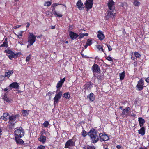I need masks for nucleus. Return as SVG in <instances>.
<instances>
[{
    "label": "nucleus",
    "mask_w": 149,
    "mask_h": 149,
    "mask_svg": "<svg viewBox=\"0 0 149 149\" xmlns=\"http://www.w3.org/2000/svg\"><path fill=\"white\" fill-rule=\"evenodd\" d=\"M38 140L43 144H45L46 141V137L43 135V133H42L40 137L38 138Z\"/></svg>",
    "instance_id": "16"
},
{
    "label": "nucleus",
    "mask_w": 149,
    "mask_h": 149,
    "mask_svg": "<svg viewBox=\"0 0 149 149\" xmlns=\"http://www.w3.org/2000/svg\"><path fill=\"white\" fill-rule=\"evenodd\" d=\"M52 4V2L51 1H47L45 2L44 4V6H49Z\"/></svg>",
    "instance_id": "37"
},
{
    "label": "nucleus",
    "mask_w": 149,
    "mask_h": 149,
    "mask_svg": "<svg viewBox=\"0 0 149 149\" xmlns=\"http://www.w3.org/2000/svg\"><path fill=\"white\" fill-rule=\"evenodd\" d=\"M87 134V132L84 130H83L82 132V135L83 137H85Z\"/></svg>",
    "instance_id": "36"
},
{
    "label": "nucleus",
    "mask_w": 149,
    "mask_h": 149,
    "mask_svg": "<svg viewBox=\"0 0 149 149\" xmlns=\"http://www.w3.org/2000/svg\"><path fill=\"white\" fill-rule=\"evenodd\" d=\"M8 119V118L6 117L3 115L0 118L1 120H4L5 121H6Z\"/></svg>",
    "instance_id": "40"
},
{
    "label": "nucleus",
    "mask_w": 149,
    "mask_h": 149,
    "mask_svg": "<svg viewBox=\"0 0 149 149\" xmlns=\"http://www.w3.org/2000/svg\"><path fill=\"white\" fill-rule=\"evenodd\" d=\"M49 125V122L47 121H45L43 124V125L44 127H47Z\"/></svg>",
    "instance_id": "41"
},
{
    "label": "nucleus",
    "mask_w": 149,
    "mask_h": 149,
    "mask_svg": "<svg viewBox=\"0 0 149 149\" xmlns=\"http://www.w3.org/2000/svg\"><path fill=\"white\" fill-rule=\"evenodd\" d=\"M83 34H84V36H87L88 35V33H83Z\"/></svg>",
    "instance_id": "62"
},
{
    "label": "nucleus",
    "mask_w": 149,
    "mask_h": 149,
    "mask_svg": "<svg viewBox=\"0 0 149 149\" xmlns=\"http://www.w3.org/2000/svg\"><path fill=\"white\" fill-rule=\"evenodd\" d=\"M139 149H148V148L146 147H141L139 148Z\"/></svg>",
    "instance_id": "56"
},
{
    "label": "nucleus",
    "mask_w": 149,
    "mask_h": 149,
    "mask_svg": "<svg viewBox=\"0 0 149 149\" xmlns=\"http://www.w3.org/2000/svg\"><path fill=\"white\" fill-rule=\"evenodd\" d=\"M97 131L94 128H92L87 133V135L90 137L92 143H95L99 140V137L97 135Z\"/></svg>",
    "instance_id": "1"
},
{
    "label": "nucleus",
    "mask_w": 149,
    "mask_h": 149,
    "mask_svg": "<svg viewBox=\"0 0 149 149\" xmlns=\"http://www.w3.org/2000/svg\"><path fill=\"white\" fill-rule=\"evenodd\" d=\"M21 112L24 116H26L29 114V111L27 110H22Z\"/></svg>",
    "instance_id": "27"
},
{
    "label": "nucleus",
    "mask_w": 149,
    "mask_h": 149,
    "mask_svg": "<svg viewBox=\"0 0 149 149\" xmlns=\"http://www.w3.org/2000/svg\"><path fill=\"white\" fill-rule=\"evenodd\" d=\"M98 34L97 35V37L98 38L99 40L101 41L103 40L105 38V36L103 32L99 30L97 31Z\"/></svg>",
    "instance_id": "14"
},
{
    "label": "nucleus",
    "mask_w": 149,
    "mask_h": 149,
    "mask_svg": "<svg viewBox=\"0 0 149 149\" xmlns=\"http://www.w3.org/2000/svg\"><path fill=\"white\" fill-rule=\"evenodd\" d=\"M125 76V71H123L122 72L119 74L120 79L121 80H123Z\"/></svg>",
    "instance_id": "32"
},
{
    "label": "nucleus",
    "mask_w": 149,
    "mask_h": 149,
    "mask_svg": "<svg viewBox=\"0 0 149 149\" xmlns=\"http://www.w3.org/2000/svg\"><path fill=\"white\" fill-rule=\"evenodd\" d=\"M127 101H123L122 102H121L122 104L124 105L125 104L127 103Z\"/></svg>",
    "instance_id": "54"
},
{
    "label": "nucleus",
    "mask_w": 149,
    "mask_h": 149,
    "mask_svg": "<svg viewBox=\"0 0 149 149\" xmlns=\"http://www.w3.org/2000/svg\"><path fill=\"white\" fill-rule=\"evenodd\" d=\"M98 46L100 47V49H101V51L102 52H104V49H103L102 46H101V45H98Z\"/></svg>",
    "instance_id": "52"
},
{
    "label": "nucleus",
    "mask_w": 149,
    "mask_h": 149,
    "mask_svg": "<svg viewBox=\"0 0 149 149\" xmlns=\"http://www.w3.org/2000/svg\"><path fill=\"white\" fill-rule=\"evenodd\" d=\"M22 35V34L21 33H20L19 35H17L18 38H21V37H19V36H21Z\"/></svg>",
    "instance_id": "64"
},
{
    "label": "nucleus",
    "mask_w": 149,
    "mask_h": 149,
    "mask_svg": "<svg viewBox=\"0 0 149 149\" xmlns=\"http://www.w3.org/2000/svg\"><path fill=\"white\" fill-rule=\"evenodd\" d=\"M115 11V9L114 8L113 9L110 10H108L107 12V14L105 16V19L108 20L110 17L112 18L113 16H115L116 13Z\"/></svg>",
    "instance_id": "5"
},
{
    "label": "nucleus",
    "mask_w": 149,
    "mask_h": 149,
    "mask_svg": "<svg viewBox=\"0 0 149 149\" xmlns=\"http://www.w3.org/2000/svg\"><path fill=\"white\" fill-rule=\"evenodd\" d=\"M31 59V55H29L26 58V61L29 62Z\"/></svg>",
    "instance_id": "44"
},
{
    "label": "nucleus",
    "mask_w": 149,
    "mask_h": 149,
    "mask_svg": "<svg viewBox=\"0 0 149 149\" xmlns=\"http://www.w3.org/2000/svg\"><path fill=\"white\" fill-rule=\"evenodd\" d=\"M145 81L148 83H149V77H148L146 79Z\"/></svg>",
    "instance_id": "53"
},
{
    "label": "nucleus",
    "mask_w": 149,
    "mask_h": 149,
    "mask_svg": "<svg viewBox=\"0 0 149 149\" xmlns=\"http://www.w3.org/2000/svg\"><path fill=\"white\" fill-rule=\"evenodd\" d=\"M93 84L91 81L87 82L85 84V88L88 90H90L91 88L92 87Z\"/></svg>",
    "instance_id": "23"
},
{
    "label": "nucleus",
    "mask_w": 149,
    "mask_h": 149,
    "mask_svg": "<svg viewBox=\"0 0 149 149\" xmlns=\"http://www.w3.org/2000/svg\"><path fill=\"white\" fill-rule=\"evenodd\" d=\"M45 147L42 145L39 146L37 148V149H45Z\"/></svg>",
    "instance_id": "42"
},
{
    "label": "nucleus",
    "mask_w": 149,
    "mask_h": 149,
    "mask_svg": "<svg viewBox=\"0 0 149 149\" xmlns=\"http://www.w3.org/2000/svg\"><path fill=\"white\" fill-rule=\"evenodd\" d=\"M14 134L16 136L20 138L24 136V131L22 127H20L19 128H16L15 129Z\"/></svg>",
    "instance_id": "4"
},
{
    "label": "nucleus",
    "mask_w": 149,
    "mask_h": 149,
    "mask_svg": "<svg viewBox=\"0 0 149 149\" xmlns=\"http://www.w3.org/2000/svg\"><path fill=\"white\" fill-rule=\"evenodd\" d=\"M3 115L6 117L7 118V116L9 115V114L8 113H3Z\"/></svg>",
    "instance_id": "49"
},
{
    "label": "nucleus",
    "mask_w": 149,
    "mask_h": 149,
    "mask_svg": "<svg viewBox=\"0 0 149 149\" xmlns=\"http://www.w3.org/2000/svg\"><path fill=\"white\" fill-rule=\"evenodd\" d=\"M91 70L94 76H95L96 73H100L101 70L99 66L97 64L95 63L91 68Z\"/></svg>",
    "instance_id": "8"
},
{
    "label": "nucleus",
    "mask_w": 149,
    "mask_h": 149,
    "mask_svg": "<svg viewBox=\"0 0 149 149\" xmlns=\"http://www.w3.org/2000/svg\"><path fill=\"white\" fill-rule=\"evenodd\" d=\"M19 114H16L12 115L10 116L8 118L9 125L8 127L9 129H12L13 127L15 125V123L17 121H16L17 118H19Z\"/></svg>",
    "instance_id": "2"
},
{
    "label": "nucleus",
    "mask_w": 149,
    "mask_h": 149,
    "mask_svg": "<svg viewBox=\"0 0 149 149\" xmlns=\"http://www.w3.org/2000/svg\"><path fill=\"white\" fill-rule=\"evenodd\" d=\"M87 98L92 102L94 101L95 99V96L93 93H91L87 96Z\"/></svg>",
    "instance_id": "22"
},
{
    "label": "nucleus",
    "mask_w": 149,
    "mask_h": 149,
    "mask_svg": "<svg viewBox=\"0 0 149 149\" xmlns=\"http://www.w3.org/2000/svg\"><path fill=\"white\" fill-rule=\"evenodd\" d=\"M4 52L9 54L7 56L8 58L10 60H12V58L16 59L21 54V53L19 52L15 53L10 48H8L7 49L5 50Z\"/></svg>",
    "instance_id": "3"
},
{
    "label": "nucleus",
    "mask_w": 149,
    "mask_h": 149,
    "mask_svg": "<svg viewBox=\"0 0 149 149\" xmlns=\"http://www.w3.org/2000/svg\"><path fill=\"white\" fill-rule=\"evenodd\" d=\"M131 58L132 60H135V58H136L135 57V56L133 57V56H132Z\"/></svg>",
    "instance_id": "58"
},
{
    "label": "nucleus",
    "mask_w": 149,
    "mask_h": 149,
    "mask_svg": "<svg viewBox=\"0 0 149 149\" xmlns=\"http://www.w3.org/2000/svg\"><path fill=\"white\" fill-rule=\"evenodd\" d=\"M144 82L143 79L141 78L138 81L136 87V89L139 91H141L143 89L144 86Z\"/></svg>",
    "instance_id": "9"
},
{
    "label": "nucleus",
    "mask_w": 149,
    "mask_h": 149,
    "mask_svg": "<svg viewBox=\"0 0 149 149\" xmlns=\"http://www.w3.org/2000/svg\"><path fill=\"white\" fill-rule=\"evenodd\" d=\"M3 99L7 102L10 103L11 102L10 100H10V98L7 97V95L6 93L4 94V96L3 97Z\"/></svg>",
    "instance_id": "29"
},
{
    "label": "nucleus",
    "mask_w": 149,
    "mask_h": 149,
    "mask_svg": "<svg viewBox=\"0 0 149 149\" xmlns=\"http://www.w3.org/2000/svg\"><path fill=\"white\" fill-rule=\"evenodd\" d=\"M55 26H51V28L52 29H54L55 28Z\"/></svg>",
    "instance_id": "60"
},
{
    "label": "nucleus",
    "mask_w": 149,
    "mask_h": 149,
    "mask_svg": "<svg viewBox=\"0 0 149 149\" xmlns=\"http://www.w3.org/2000/svg\"><path fill=\"white\" fill-rule=\"evenodd\" d=\"M59 5V4H58L57 3H54L52 4V6L53 7H54L56 6H57L58 5Z\"/></svg>",
    "instance_id": "51"
},
{
    "label": "nucleus",
    "mask_w": 149,
    "mask_h": 149,
    "mask_svg": "<svg viewBox=\"0 0 149 149\" xmlns=\"http://www.w3.org/2000/svg\"><path fill=\"white\" fill-rule=\"evenodd\" d=\"M13 73V70H8L7 72H5V76L6 77L9 78L11 75H12Z\"/></svg>",
    "instance_id": "24"
},
{
    "label": "nucleus",
    "mask_w": 149,
    "mask_h": 149,
    "mask_svg": "<svg viewBox=\"0 0 149 149\" xmlns=\"http://www.w3.org/2000/svg\"><path fill=\"white\" fill-rule=\"evenodd\" d=\"M26 24H27V25L26 26V27L27 28H28L29 27V26H30V24L29 23H28V22H27V23H26Z\"/></svg>",
    "instance_id": "57"
},
{
    "label": "nucleus",
    "mask_w": 149,
    "mask_h": 149,
    "mask_svg": "<svg viewBox=\"0 0 149 149\" xmlns=\"http://www.w3.org/2000/svg\"><path fill=\"white\" fill-rule=\"evenodd\" d=\"M89 45H88L86 43V45H85L84 47L85 48V49H86V48Z\"/></svg>",
    "instance_id": "61"
},
{
    "label": "nucleus",
    "mask_w": 149,
    "mask_h": 149,
    "mask_svg": "<svg viewBox=\"0 0 149 149\" xmlns=\"http://www.w3.org/2000/svg\"><path fill=\"white\" fill-rule=\"evenodd\" d=\"M134 5L135 6L139 7L141 3L137 0H134L133 3Z\"/></svg>",
    "instance_id": "33"
},
{
    "label": "nucleus",
    "mask_w": 149,
    "mask_h": 149,
    "mask_svg": "<svg viewBox=\"0 0 149 149\" xmlns=\"http://www.w3.org/2000/svg\"><path fill=\"white\" fill-rule=\"evenodd\" d=\"M0 47H8V42H4L3 44L0 46Z\"/></svg>",
    "instance_id": "38"
},
{
    "label": "nucleus",
    "mask_w": 149,
    "mask_h": 149,
    "mask_svg": "<svg viewBox=\"0 0 149 149\" xmlns=\"http://www.w3.org/2000/svg\"><path fill=\"white\" fill-rule=\"evenodd\" d=\"M115 3L113 0L109 1L108 3V7L109 10L113 9V8L115 9L114 5Z\"/></svg>",
    "instance_id": "18"
},
{
    "label": "nucleus",
    "mask_w": 149,
    "mask_h": 149,
    "mask_svg": "<svg viewBox=\"0 0 149 149\" xmlns=\"http://www.w3.org/2000/svg\"><path fill=\"white\" fill-rule=\"evenodd\" d=\"M96 77L98 80H102L104 77V74H100L97 75L96 76L95 75V76Z\"/></svg>",
    "instance_id": "28"
},
{
    "label": "nucleus",
    "mask_w": 149,
    "mask_h": 149,
    "mask_svg": "<svg viewBox=\"0 0 149 149\" xmlns=\"http://www.w3.org/2000/svg\"><path fill=\"white\" fill-rule=\"evenodd\" d=\"M92 40L91 39H88L87 40L86 43L89 46H90L92 44Z\"/></svg>",
    "instance_id": "39"
},
{
    "label": "nucleus",
    "mask_w": 149,
    "mask_h": 149,
    "mask_svg": "<svg viewBox=\"0 0 149 149\" xmlns=\"http://www.w3.org/2000/svg\"><path fill=\"white\" fill-rule=\"evenodd\" d=\"M138 121L140 127H143L145 122L144 119L142 117H139L138 118Z\"/></svg>",
    "instance_id": "21"
},
{
    "label": "nucleus",
    "mask_w": 149,
    "mask_h": 149,
    "mask_svg": "<svg viewBox=\"0 0 149 149\" xmlns=\"http://www.w3.org/2000/svg\"><path fill=\"white\" fill-rule=\"evenodd\" d=\"M79 36L78 37V39H80L81 38H83L84 37L83 33H79Z\"/></svg>",
    "instance_id": "45"
},
{
    "label": "nucleus",
    "mask_w": 149,
    "mask_h": 149,
    "mask_svg": "<svg viewBox=\"0 0 149 149\" xmlns=\"http://www.w3.org/2000/svg\"><path fill=\"white\" fill-rule=\"evenodd\" d=\"M82 149H96L95 147L93 146L89 145L85 146L83 147Z\"/></svg>",
    "instance_id": "30"
},
{
    "label": "nucleus",
    "mask_w": 149,
    "mask_h": 149,
    "mask_svg": "<svg viewBox=\"0 0 149 149\" xmlns=\"http://www.w3.org/2000/svg\"><path fill=\"white\" fill-rule=\"evenodd\" d=\"M130 107H127L125 108L122 109V112L120 115L123 118L127 117L129 113L130 110Z\"/></svg>",
    "instance_id": "11"
},
{
    "label": "nucleus",
    "mask_w": 149,
    "mask_h": 149,
    "mask_svg": "<svg viewBox=\"0 0 149 149\" xmlns=\"http://www.w3.org/2000/svg\"><path fill=\"white\" fill-rule=\"evenodd\" d=\"M134 56L136 58H140L141 57V55L139 53L137 52H134Z\"/></svg>",
    "instance_id": "34"
},
{
    "label": "nucleus",
    "mask_w": 149,
    "mask_h": 149,
    "mask_svg": "<svg viewBox=\"0 0 149 149\" xmlns=\"http://www.w3.org/2000/svg\"><path fill=\"white\" fill-rule=\"evenodd\" d=\"M19 137L17 136H15V139L17 143H18V141L19 139Z\"/></svg>",
    "instance_id": "50"
},
{
    "label": "nucleus",
    "mask_w": 149,
    "mask_h": 149,
    "mask_svg": "<svg viewBox=\"0 0 149 149\" xmlns=\"http://www.w3.org/2000/svg\"><path fill=\"white\" fill-rule=\"evenodd\" d=\"M24 143V141H23L22 140V139H19V141H18V143H17V144L19 143L21 144H23Z\"/></svg>",
    "instance_id": "43"
},
{
    "label": "nucleus",
    "mask_w": 149,
    "mask_h": 149,
    "mask_svg": "<svg viewBox=\"0 0 149 149\" xmlns=\"http://www.w3.org/2000/svg\"><path fill=\"white\" fill-rule=\"evenodd\" d=\"M85 5L86 8L87 9L86 11H88L89 9L92 8L93 3H91L86 1L84 3Z\"/></svg>",
    "instance_id": "15"
},
{
    "label": "nucleus",
    "mask_w": 149,
    "mask_h": 149,
    "mask_svg": "<svg viewBox=\"0 0 149 149\" xmlns=\"http://www.w3.org/2000/svg\"><path fill=\"white\" fill-rule=\"evenodd\" d=\"M69 35L72 40L76 39L79 36V35L77 33L71 31L69 32Z\"/></svg>",
    "instance_id": "13"
},
{
    "label": "nucleus",
    "mask_w": 149,
    "mask_h": 149,
    "mask_svg": "<svg viewBox=\"0 0 149 149\" xmlns=\"http://www.w3.org/2000/svg\"><path fill=\"white\" fill-rule=\"evenodd\" d=\"M106 45L108 49V50L109 51H110L112 50V48L111 47V46L109 45L108 44H106Z\"/></svg>",
    "instance_id": "46"
},
{
    "label": "nucleus",
    "mask_w": 149,
    "mask_h": 149,
    "mask_svg": "<svg viewBox=\"0 0 149 149\" xmlns=\"http://www.w3.org/2000/svg\"><path fill=\"white\" fill-rule=\"evenodd\" d=\"M74 138H72L66 141L65 143L64 148L70 149L71 147L74 146L75 144V141H73Z\"/></svg>",
    "instance_id": "7"
},
{
    "label": "nucleus",
    "mask_w": 149,
    "mask_h": 149,
    "mask_svg": "<svg viewBox=\"0 0 149 149\" xmlns=\"http://www.w3.org/2000/svg\"><path fill=\"white\" fill-rule=\"evenodd\" d=\"M62 92L60 91L57 93H56L55 96L54 98V104L57 103L59 101L62 95Z\"/></svg>",
    "instance_id": "12"
},
{
    "label": "nucleus",
    "mask_w": 149,
    "mask_h": 149,
    "mask_svg": "<svg viewBox=\"0 0 149 149\" xmlns=\"http://www.w3.org/2000/svg\"><path fill=\"white\" fill-rule=\"evenodd\" d=\"M63 97L66 99H68L70 97V94L69 92H67L66 93H65L63 95Z\"/></svg>",
    "instance_id": "31"
},
{
    "label": "nucleus",
    "mask_w": 149,
    "mask_h": 149,
    "mask_svg": "<svg viewBox=\"0 0 149 149\" xmlns=\"http://www.w3.org/2000/svg\"><path fill=\"white\" fill-rule=\"evenodd\" d=\"M116 147L118 149H120L121 148V146L119 145H117Z\"/></svg>",
    "instance_id": "55"
},
{
    "label": "nucleus",
    "mask_w": 149,
    "mask_h": 149,
    "mask_svg": "<svg viewBox=\"0 0 149 149\" xmlns=\"http://www.w3.org/2000/svg\"><path fill=\"white\" fill-rule=\"evenodd\" d=\"M52 10L53 13L54 14L55 16H56L59 17H62L63 15L61 13H58L55 10L54 8H53L52 9Z\"/></svg>",
    "instance_id": "26"
},
{
    "label": "nucleus",
    "mask_w": 149,
    "mask_h": 149,
    "mask_svg": "<svg viewBox=\"0 0 149 149\" xmlns=\"http://www.w3.org/2000/svg\"><path fill=\"white\" fill-rule=\"evenodd\" d=\"M145 128L143 127H142L138 130V133L141 135H143L145 134Z\"/></svg>",
    "instance_id": "25"
},
{
    "label": "nucleus",
    "mask_w": 149,
    "mask_h": 149,
    "mask_svg": "<svg viewBox=\"0 0 149 149\" xmlns=\"http://www.w3.org/2000/svg\"><path fill=\"white\" fill-rule=\"evenodd\" d=\"M29 34L28 42L29 43V45H32L36 40V36L32 33H29Z\"/></svg>",
    "instance_id": "6"
},
{
    "label": "nucleus",
    "mask_w": 149,
    "mask_h": 149,
    "mask_svg": "<svg viewBox=\"0 0 149 149\" xmlns=\"http://www.w3.org/2000/svg\"><path fill=\"white\" fill-rule=\"evenodd\" d=\"M4 79V77L3 76H0V81H3Z\"/></svg>",
    "instance_id": "47"
},
{
    "label": "nucleus",
    "mask_w": 149,
    "mask_h": 149,
    "mask_svg": "<svg viewBox=\"0 0 149 149\" xmlns=\"http://www.w3.org/2000/svg\"><path fill=\"white\" fill-rule=\"evenodd\" d=\"M104 54H105V58L107 60L109 61H113V59L112 58L110 57V56H107L105 53H104Z\"/></svg>",
    "instance_id": "35"
},
{
    "label": "nucleus",
    "mask_w": 149,
    "mask_h": 149,
    "mask_svg": "<svg viewBox=\"0 0 149 149\" xmlns=\"http://www.w3.org/2000/svg\"><path fill=\"white\" fill-rule=\"evenodd\" d=\"M54 93V92H49L48 93L47 95L48 96H50L52 94Z\"/></svg>",
    "instance_id": "48"
},
{
    "label": "nucleus",
    "mask_w": 149,
    "mask_h": 149,
    "mask_svg": "<svg viewBox=\"0 0 149 149\" xmlns=\"http://www.w3.org/2000/svg\"><path fill=\"white\" fill-rule=\"evenodd\" d=\"M9 87L10 88H13L15 89H19V88L18 83L17 82L12 83L9 85Z\"/></svg>",
    "instance_id": "19"
},
{
    "label": "nucleus",
    "mask_w": 149,
    "mask_h": 149,
    "mask_svg": "<svg viewBox=\"0 0 149 149\" xmlns=\"http://www.w3.org/2000/svg\"><path fill=\"white\" fill-rule=\"evenodd\" d=\"M99 140L101 142L109 140V138L107 134L100 133L99 135Z\"/></svg>",
    "instance_id": "10"
},
{
    "label": "nucleus",
    "mask_w": 149,
    "mask_h": 149,
    "mask_svg": "<svg viewBox=\"0 0 149 149\" xmlns=\"http://www.w3.org/2000/svg\"><path fill=\"white\" fill-rule=\"evenodd\" d=\"M18 43L20 44L21 45H23V42L22 41H18Z\"/></svg>",
    "instance_id": "59"
},
{
    "label": "nucleus",
    "mask_w": 149,
    "mask_h": 149,
    "mask_svg": "<svg viewBox=\"0 0 149 149\" xmlns=\"http://www.w3.org/2000/svg\"><path fill=\"white\" fill-rule=\"evenodd\" d=\"M86 1H87L89 2L93 3V0H86Z\"/></svg>",
    "instance_id": "63"
},
{
    "label": "nucleus",
    "mask_w": 149,
    "mask_h": 149,
    "mask_svg": "<svg viewBox=\"0 0 149 149\" xmlns=\"http://www.w3.org/2000/svg\"><path fill=\"white\" fill-rule=\"evenodd\" d=\"M77 8L79 10H81L84 8V6L81 0H79L76 4Z\"/></svg>",
    "instance_id": "17"
},
{
    "label": "nucleus",
    "mask_w": 149,
    "mask_h": 149,
    "mask_svg": "<svg viewBox=\"0 0 149 149\" xmlns=\"http://www.w3.org/2000/svg\"><path fill=\"white\" fill-rule=\"evenodd\" d=\"M65 78L64 77L62 79H61L60 81H59L57 83V85L56 86V88H57L61 87L62 85L64 83V82L65 81Z\"/></svg>",
    "instance_id": "20"
}]
</instances>
